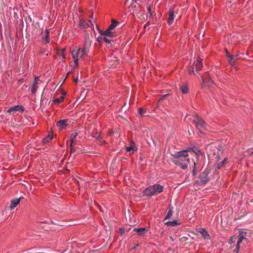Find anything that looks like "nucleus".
Segmentation results:
<instances>
[{
  "label": "nucleus",
  "mask_w": 253,
  "mask_h": 253,
  "mask_svg": "<svg viewBox=\"0 0 253 253\" xmlns=\"http://www.w3.org/2000/svg\"><path fill=\"white\" fill-rule=\"evenodd\" d=\"M172 156V162L177 166L180 167L182 169H185L189 164L188 158V151L182 150L171 154Z\"/></svg>",
  "instance_id": "nucleus-1"
},
{
  "label": "nucleus",
  "mask_w": 253,
  "mask_h": 253,
  "mask_svg": "<svg viewBox=\"0 0 253 253\" xmlns=\"http://www.w3.org/2000/svg\"><path fill=\"white\" fill-rule=\"evenodd\" d=\"M163 188V186L160 184H154L145 188L143 193L145 196L152 197L162 192Z\"/></svg>",
  "instance_id": "nucleus-2"
},
{
  "label": "nucleus",
  "mask_w": 253,
  "mask_h": 253,
  "mask_svg": "<svg viewBox=\"0 0 253 253\" xmlns=\"http://www.w3.org/2000/svg\"><path fill=\"white\" fill-rule=\"evenodd\" d=\"M192 125H194L196 128L202 132V130L205 129L206 122L200 117L196 115L193 117V118L191 120Z\"/></svg>",
  "instance_id": "nucleus-3"
},
{
  "label": "nucleus",
  "mask_w": 253,
  "mask_h": 253,
  "mask_svg": "<svg viewBox=\"0 0 253 253\" xmlns=\"http://www.w3.org/2000/svg\"><path fill=\"white\" fill-rule=\"evenodd\" d=\"M202 59L200 57H198L197 60L194 62L193 65L189 69V73L190 75L192 73H194L196 71L197 73L200 71L203 67V64L202 63Z\"/></svg>",
  "instance_id": "nucleus-4"
},
{
  "label": "nucleus",
  "mask_w": 253,
  "mask_h": 253,
  "mask_svg": "<svg viewBox=\"0 0 253 253\" xmlns=\"http://www.w3.org/2000/svg\"><path fill=\"white\" fill-rule=\"evenodd\" d=\"M209 171L206 169L203 172H202L199 176L200 181L199 182L200 185L206 184L209 180L208 174Z\"/></svg>",
  "instance_id": "nucleus-5"
},
{
  "label": "nucleus",
  "mask_w": 253,
  "mask_h": 253,
  "mask_svg": "<svg viewBox=\"0 0 253 253\" xmlns=\"http://www.w3.org/2000/svg\"><path fill=\"white\" fill-rule=\"evenodd\" d=\"M247 234H248V232H245V231H241V230L239 231V238H238V241H237V250L235 251L236 253H238V252H239V248H240L239 247L240 243L243 240L247 239Z\"/></svg>",
  "instance_id": "nucleus-6"
},
{
  "label": "nucleus",
  "mask_w": 253,
  "mask_h": 253,
  "mask_svg": "<svg viewBox=\"0 0 253 253\" xmlns=\"http://www.w3.org/2000/svg\"><path fill=\"white\" fill-rule=\"evenodd\" d=\"M24 111V108L20 105H16L13 107H10L7 111L8 113L11 114H14L15 112L19 111L23 112Z\"/></svg>",
  "instance_id": "nucleus-7"
},
{
  "label": "nucleus",
  "mask_w": 253,
  "mask_h": 253,
  "mask_svg": "<svg viewBox=\"0 0 253 253\" xmlns=\"http://www.w3.org/2000/svg\"><path fill=\"white\" fill-rule=\"evenodd\" d=\"M68 119L61 120L57 122L56 126L60 130L65 129L68 125Z\"/></svg>",
  "instance_id": "nucleus-8"
},
{
  "label": "nucleus",
  "mask_w": 253,
  "mask_h": 253,
  "mask_svg": "<svg viewBox=\"0 0 253 253\" xmlns=\"http://www.w3.org/2000/svg\"><path fill=\"white\" fill-rule=\"evenodd\" d=\"M81 137L78 133H72L70 135V146H75L78 139Z\"/></svg>",
  "instance_id": "nucleus-9"
},
{
  "label": "nucleus",
  "mask_w": 253,
  "mask_h": 253,
  "mask_svg": "<svg viewBox=\"0 0 253 253\" xmlns=\"http://www.w3.org/2000/svg\"><path fill=\"white\" fill-rule=\"evenodd\" d=\"M80 52H81L80 48H79L77 50H73L72 51V55L74 59V63L76 66L78 65V61Z\"/></svg>",
  "instance_id": "nucleus-10"
},
{
  "label": "nucleus",
  "mask_w": 253,
  "mask_h": 253,
  "mask_svg": "<svg viewBox=\"0 0 253 253\" xmlns=\"http://www.w3.org/2000/svg\"><path fill=\"white\" fill-rule=\"evenodd\" d=\"M90 44L89 40H88L87 41V39H86L84 44V47L82 49V50H81V52L82 53V55H86L88 53Z\"/></svg>",
  "instance_id": "nucleus-11"
},
{
  "label": "nucleus",
  "mask_w": 253,
  "mask_h": 253,
  "mask_svg": "<svg viewBox=\"0 0 253 253\" xmlns=\"http://www.w3.org/2000/svg\"><path fill=\"white\" fill-rule=\"evenodd\" d=\"M39 82H41V81L39 79L38 77H36L35 78L34 82L31 86V91L33 94L35 93L37 91V87L36 85L39 84Z\"/></svg>",
  "instance_id": "nucleus-12"
},
{
  "label": "nucleus",
  "mask_w": 253,
  "mask_h": 253,
  "mask_svg": "<svg viewBox=\"0 0 253 253\" xmlns=\"http://www.w3.org/2000/svg\"><path fill=\"white\" fill-rule=\"evenodd\" d=\"M100 33L102 36H106L108 38H113L114 36L113 33L111 30H109V28L105 31H100Z\"/></svg>",
  "instance_id": "nucleus-13"
},
{
  "label": "nucleus",
  "mask_w": 253,
  "mask_h": 253,
  "mask_svg": "<svg viewBox=\"0 0 253 253\" xmlns=\"http://www.w3.org/2000/svg\"><path fill=\"white\" fill-rule=\"evenodd\" d=\"M23 197H20L19 198H15L11 200L10 206H17L20 204L21 201V204H23V201L24 200Z\"/></svg>",
  "instance_id": "nucleus-14"
},
{
  "label": "nucleus",
  "mask_w": 253,
  "mask_h": 253,
  "mask_svg": "<svg viewBox=\"0 0 253 253\" xmlns=\"http://www.w3.org/2000/svg\"><path fill=\"white\" fill-rule=\"evenodd\" d=\"M133 231L137 232L139 235H142L148 232V229L145 227L143 228H135L133 229Z\"/></svg>",
  "instance_id": "nucleus-15"
},
{
  "label": "nucleus",
  "mask_w": 253,
  "mask_h": 253,
  "mask_svg": "<svg viewBox=\"0 0 253 253\" xmlns=\"http://www.w3.org/2000/svg\"><path fill=\"white\" fill-rule=\"evenodd\" d=\"M167 213L165 216L164 221L170 219L173 214V209L172 207H169L167 209Z\"/></svg>",
  "instance_id": "nucleus-16"
},
{
  "label": "nucleus",
  "mask_w": 253,
  "mask_h": 253,
  "mask_svg": "<svg viewBox=\"0 0 253 253\" xmlns=\"http://www.w3.org/2000/svg\"><path fill=\"white\" fill-rule=\"evenodd\" d=\"M174 11L173 9H170L169 12V17L168 19V23L169 24H171L172 23L174 19Z\"/></svg>",
  "instance_id": "nucleus-17"
},
{
  "label": "nucleus",
  "mask_w": 253,
  "mask_h": 253,
  "mask_svg": "<svg viewBox=\"0 0 253 253\" xmlns=\"http://www.w3.org/2000/svg\"><path fill=\"white\" fill-rule=\"evenodd\" d=\"M238 55H232L230 56V58L228 59V61L231 66H233L236 62V61L238 59Z\"/></svg>",
  "instance_id": "nucleus-18"
},
{
  "label": "nucleus",
  "mask_w": 253,
  "mask_h": 253,
  "mask_svg": "<svg viewBox=\"0 0 253 253\" xmlns=\"http://www.w3.org/2000/svg\"><path fill=\"white\" fill-rule=\"evenodd\" d=\"M180 89L183 94H186L188 92L189 89L188 85L186 84H182L180 87Z\"/></svg>",
  "instance_id": "nucleus-19"
},
{
  "label": "nucleus",
  "mask_w": 253,
  "mask_h": 253,
  "mask_svg": "<svg viewBox=\"0 0 253 253\" xmlns=\"http://www.w3.org/2000/svg\"><path fill=\"white\" fill-rule=\"evenodd\" d=\"M165 224L168 226H175L177 225H180V223L177 222V220H173L172 221H168L165 223Z\"/></svg>",
  "instance_id": "nucleus-20"
},
{
  "label": "nucleus",
  "mask_w": 253,
  "mask_h": 253,
  "mask_svg": "<svg viewBox=\"0 0 253 253\" xmlns=\"http://www.w3.org/2000/svg\"><path fill=\"white\" fill-rule=\"evenodd\" d=\"M227 161V159L225 158L224 160L220 163H217L215 165V169H220L222 166H223Z\"/></svg>",
  "instance_id": "nucleus-21"
},
{
  "label": "nucleus",
  "mask_w": 253,
  "mask_h": 253,
  "mask_svg": "<svg viewBox=\"0 0 253 253\" xmlns=\"http://www.w3.org/2000/svg\"><path fill=\"white\" fill-rule=\"evenodd\" d=\"M199 231L205 239H207L210 237L209 234L205 229L201 228Z\"/></svg>",
  "instance_id": "nucleus-22"
},
{
  "label": "nucleus",
  "mask_w": 253,
  "mask_h": 253,
  "mask_svg": "<svg viewBox=\"0 0 253 253\" xmlns=\"http://www.w3.org/2000/svg\"><path fill=\"white\" fill-rule=\"evenodd\" d=\"M188 152H194L197 156V159H198V157L202 154L201 151L197 148H194L191 150H188Z\"/></svg>",
  "instance_id": "nucleus-23"
},
{
  "label": "nucleus",
  "mask_w": 253,
  "mask_h": 253,
  "mask_svg": "<svg viewBox=\"0 0 253 253\" xmlns=\"http://www.w3.org/2000/svg\"><path fill=\"white\" fill-rule=\"evenodd\" d=\"M135 143L133 141H131L130 143V145L129 146H126V150L127 152H130L131 151H134V148L135 146Z\"/></svg>",
  "instance_id": "nucleus-24"
},
{
  "label": "nucleus",
  "mask_w": 253,
  "mask_h": 253,
  "mask_svg": "<svg viewBox=\"0 0 253 253\" xmlns=\"http://www.w3.org/2000/svg\"><path fill=\"white\" fill-rule=\"evenodd\" d=\"M52 139V134H49L46 137L43 138L42 139V143L43 144H45L49 142L50 140H51Z\"/></svg>",
  "instance_id": "nucleus-25"
},
{
  "label": "nucleus",
  "mask_w": 253,
  "mask_h": 253,
  "mask_svg": "<svg viewBox=\"0 0 253 253\" xmlns=\"http://www.w3.org/2000/svg\"><path fill=\"white\" fill-rule=\"evenodd\" d=\"M118 22L115 20H112L111 24L109 26V30L111 31L115 29L117 26Z\"/></svg>",
  "instance_id": "nucleus-26"
},
{
  "label": "nucleus",
  "mask_w": 253,
  "mask_h": 253,
  "mask_svg": "<svg viewBox=\"0 0 253 253\" xmlns=\"http://www.w3.org/2000/svg\"><path fill=\"white\" fill-rule=\"evenodd\" d=\"M80 26L83 28H87L89 26V25L88 22L85 21H81L80 23Z\"/></svg>",
  "instance_id": "nucleus-27"
},
{
  "label": "nucleus",
  "mask_w": 253,
  "mask_h": 253,
  "mask_svg": "<svg viewBox=\"0 0 253 253\" xmlns=\"http://www.w3.org/2000/svg\"><path fill=\"white\" fill-rule=\"evenodd\" d=\"M64 97L61 96L59 98H56L53 100V102L56 104H59L61 102H62L64 100Z\"/></svg>",
  "instance_id": "nucleus-28"
},
{
  "label": "nucleus",
  "mask_w": 253,
  "mask_h": 253,
  "mask_svg": "<svg viewBox=\"0 0 253 253\" xmlns=\"http://www.w3.org/2000/svg\"><path fill=\"white\" fill-rule=\"evenodd\" d=\"M112 39L113 38H108V37H106V36H104L103 37V40L107 44L110 43V41H111V39Z\"/></svg>",
  "instance_id": "nucleus-29"
},
{
  "label": "nucleus",
  "mask_w": 253,
  "mask_h": 253,
  "mask_svg": "<svg viewBox=\"0 0 253 253\" xmlns=\"http://www.w3.org/2000/svg\"><path fill=\"white\" fill-rule=\"evenodd\" d=\"M45 39L44 40V42L45 43H48L49 42V33L48 31H46L45 32Z\"/></svg>",
  "instance_id": "nucleus-30"
},
{
  "label": "nucleus",
  "mask_w": 253,
  "mask_h": 253,
  "mask_svg": "<svg viewBox=\"0 0 253 253\" xmlns=\"http://www.w3.org/2000/svg\"><path fill=\"white\" fill-rule=\"evenodd\" d=\"M147 10L150 18H153V13L151 11V7L150 6L147 7Z\"/></svg>",
  "instance_id": "nucleus-31"
},
{
  "label": "nucleus",
  "mask_w": 253,
  "mask_h": 253,
  "mask_svg": "<svg viewBox=\"0 0 253 253\" xmlns=\"http://www.w3.org/2000/svg\"><path fill=\"white\" fill-rule=\"evenodd\" d=\"M196 164H196V162L194 163V168H193V170H192V172H193V175H195L196 174Z\"/></svg>",
  "instance_id": "nucleus-32"
},
{
  "label": "nucleus",
  "mask_w": 253,
  "mask_h": 253,
  "mask_svg": "<svg viewBox=\"0 0 253 253\" xmlns=\"http://www.w3.org/2000/svg\"><path fill=\"white\" fill-rule=\"evenodd\" d=\"M145 112H146V111L144 109H143L142 108H139V114L141 115H143L145 113Z\"/></svg>",
  "instance_id": "nucleus-33"
},
{
  "label": "nucleus",
  "mask_w": 253,
  "mask_h": 253,
  "mask_svg": "<svg viewBox=\"0 0 253 253\" xmlns=\"http://www.w3.org/2000/svg\"><path fill=\"white\" fill-rule=\"evenodd\" d=\"M119 232L121 235H124L125 233V229L124 228H121L119 229Z\"/></svg>",
  "instance_id": "nucleus-34"
},
{
  "label": "nucleus",
  "mask_w": 253,
  "mask_h": 253,
  "mask_svg": "<svg viewBox=\"0 0 253 253\" xmlns=\"http://www.w3.org/2000/svg\"><path fill=\"white\" fill-rule=\"evenodd\" d=\"M167 94H166V95H163V96H162L160 99H159V101L160 102V101H162V100H163L164 99H165L166 98V97L167 96Z\"/></svg>",
  "instance_id": "nucleus-35"
},
{
  "label": "nucleus",
  "mask_w": 253,
  "mask_h": 253,
  "mask_svg": "<svg viewBox=\"0 0 253 253\" xmlns=\"http://www.w3.org/2000/svg\"><path fill=\"white\" fill-rule=\"evenodd\" d=\"M71 147V151H70V152L72 153H74L75 151H76V150L75 149H74V146H70Z\"/></svg>",
  "instance_id": "nucleus-36"
},
{
  "label": "nucleus",
  "mask_w": 253,
  "mask_h": 253,
  "mask_svg": "<svg viewBox=\"0 0 253 253\" xmlns=\"http://www.w3.org/2000/svg\"><path fill=\"white\" fill-rule=\"evenodd\" d=\"M102 40H103V37H99L97 38V41L98 42H100Z\"/></svg>",
  "instance_id": "nucleus-37"
},
{
  "label": "nucleus",
  "mask_w": 253,
  "mask_h": 253,
  "mask_svg": "<svg viewBox=\"0 0 253 253\" xmlns=\"http://www.w3.org/2000/svg\"><path fill=\"white\" fill-rule=\"evenodd\" d=\"M226 55H227V56L229 58V59L230 58V56H232V55H231L230 53H229L227 50H226Z\"/></svg>",
  "instance_id": "nucleus-38"
},
{
  "label": "nucleus",
  "mask_w": 253,
  "mask_h": 253,
  "mask_svg": "<svg viewBox=\"0 0 253 253\" xmlns=\"http://www.w3.org/2000/svg\"><path fill=\"white\" fill-rule=\"evenodd\" d=\"M65 51V48H63L62 49V57L63 58H65V55L64 54V51Z\"/></svg>",
  "instance_id": "nucleus-39"
},
{
  "label": "nucleus",
  "mask_w": 253,
  "mask_h": 253,
  "mask_svg": "<svg viewBox=\"0 0 253 253\" xmlns=\"http://www.w3.org/2000/svg\"><path fill=\"white\" fill-rule=\"evenodd\" d=\"M131 6L133 8H134V10L136 11H137L138 10V8L136 7V5H134V6H133L132 4H131Z\"/></svg>",
  "instance_id": "nucleus-40"
},
{
  "label": "nucleus",
  "mask_w": 253,
  "mask_h": 253,
  "mask_svg": "<svg viewBox=\"0 0 253 253\" xmlns=\"http://www.w3.org/2000/svg\"><path fill=\"white\" fill-rule=\"evenodd\" d=\"M233 238H234V237H231V238L230 239L229 241V244H232V243L233 242Z\"/></svg>",
  "instance_id": "nucleus-41"
},
{
  "label": "nucleus",
  "mask_w": 253,
  "mask_h": 253,
  "mask_svg": "<svg viewBox=\"0 0 253 253\" xmlns=\"http://www.w3.org/2000/svg\"><path fill=\"white\" fill-rule=\"evenodd\" d=\"M207 82L210 83V84H212L213 83L212 80H211V79H210L208 81H207Z\"/></svg>",
  "instance_id": "nucleus-42"
},
{
  "label": "nucleus",
  "mask_w": 253,
  "mask_h": 253,
  "mask_svg": "<svg viewBox=\"0 0 253 253\" xmlns=\"http://www.w3.org/2000/svg\"><path fill=\"white\" fill-rule=\"evenodd\" d=\"M15 207H9V210L11 211L14 209Z\"/></svg>",
  "instance_id": "nucleus-43"
},
{
  "label": "nucleus",
  "mask_w": 253,
  "mask_h": 253,
  "mask_svg": "<svg viewBox=\"0 0 253 253\" xmlns=\"http://www.w3.org/2000/svg\"><path fill=\"white\" fill-rule=\"evenodd\" d=\"M98 208H99V210H100V211L101 212H103V210L102 209V208H101V206L98 207Z\"/></svg>",
  "instance_id": "nucleus-44"
},
{
  "label": "nucleus",
  "mask_w": 253,
  "mask_h": 253,
  "mask_svg": "<svg viewBox=\"0 0 253 253\" xmlns=\"http://www.w3.org/2000/svg\"><path fill=\"white\" fill-rule=\"evenodd\" d=\"M84 55H82V54H81V53H80V54H79V57H80V58H82V57H83Z\"/></svg>",
  "instance_id": "nucleus-45"
},
{
  "label": "nucleus",
  "mask_w": 253,
  "mask_h": 253,
  "mask_svg": "<svg viewBox=\"0 0 253 253\" xmlns=\"http://www.w3.org/2000/svg\"><path fill=\"white\" fill-rule=\"evenodd\" d=\"M149 25V22H148L146 25H145L144 28H145L147 25Z\"/></svg>",
  "instance_id": "nucleus-46"
},
{
  "label": "nucleus",
  "mask_w": 253,
  "mask_h": 253,
  "mask_svg": "<svg viewBox=\"0 0 253 253\" xmlns=\"http://www.w3.org/2000/svg\"><path fill=\"white\" fill-rule=\"evenodd\" d=\"M88 22L92 25H93L92 23V21H90V20H89Z\"/></svg>",
  "instance_id": "nucleus-47"
},
{
  "label": "nucleus",
  "mask_w": 253,
  "mask_h": 253,
  "mask_svg": "<svg viewBox=\"0 0 253 253\" xmlns=\"http://www.w3.org/2000/svg\"><path fill=\"white\" fill-rule=\"evenodd\" d=\"M77 81H78V79L77 78L74 80V82H75L76 83L77 82Z\"/></svg>",
  "instance_id": "nucleus-48"
},
{
  "label": "nucleus",
  "mask_w": 253,
  "mask_h": 253,
  "mask_svg": "<svg viewBox=\"0 0 253 253\" xmlns=\"http://www.w3.org/2000/svg\"><path fill=\"white\" fill-rule=\"evenodd\" d=\"M236 251L237 250V246L236 247V249H235L234 250V252L235 253H236V252H235V251H236Z\"/></svg>",
  "instance_id": "nucleus-49"
},
{
  "label": "nucleus",
  "mask_w": 253,
  "mask_h": 253,
  "mask_svg": "<svg viewBox=\"0 0 253 253\" xmlns=\"http://www.w3.org/2000/svg\"><path fill=\"white\" fill-rule=\"evenodd\" d=\"M170 238H171V240H172V241L173 240V238L172 237H170Z\"/></svg>",
  "instance_id": "nucleus-50"
},
{
  "label": "nucleus",
  "mask_w": 253,
  "mask_h": 253,
  "mask_svg": "<svg viewBox=\"0 0 253 253\" xmlns=\"http://www.w3.org/2000/svg\"><path fill=\"white\" fill-rule=\"evenodd\" d=\"M188 132L190 134V133H191V131H190L189 130L188 131Z\"/></svg>",
  "instance_id": "nucleus-51"
},
{
  "label": "nucleus",
  "mask_w": 253,
  "mask_h": 253,
  "mask_svg": "<svg viewBox=\"0 0 253 253\" xmlns=\"http://www.w3.org/2000/svg\"><path fill=\"white\" fill-rule=\"evenodd\" d=\"M188 132L190 134V133H191V131H190L189 130L188 131Z\"/></svg>",
  "instance_id": "nucleus-52"
}]
</instances>
